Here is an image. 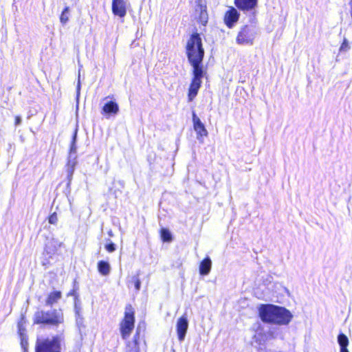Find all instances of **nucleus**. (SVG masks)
Wrapping results in <instances>:
<instances>
[{"label":"nucleus","instance_id":"nucleus-6","mask_svg":"<svg viewBox=\"0 0 352 352\" xmlns=\"http://www.w3.org/2000/svg\"><path fill=\"white\" fill-rule=\"evenodd\" d=\"M134 315L131 309H126L124 318L120 323V332L122 338L126 340L134 328Z\"/></svg>","mask_w":352,"mask_h":352},{"label":"nucleus","instance_id":"nucleus-16","mask_svg":"<svg viewBox=\"0 0 352 352\" xmlns=\"http://www.w3.org/2000/svg\"><path fill=\"white\" fill-rule=\"evenodd\" d=\"M212 266V261L209 257L205 258L200 263L199 273L201 275H207L210 273Z\"/></svg>","mask_w":352,"mask_h":352},{"label":"nucleus","instance_id":"nucleus-26","mask_svg":"<svg viewBox=\"0 0 352 352\" xmlns=\"http://www.w3.org/2000/svg\"><path fill=\"white\" fill-rule=\"evenodd\" d=\"M58 221V217L56 212L52 214L49 217V223L51 224H56Z\"/></svg>","mask_w":352,"mask_h":352},{"label":"nucleus","instance_id":"nucleus-17","mask_svg":"<svg viewBox=\"0 0 352 352\" xmlns=\"http://www.w3.org/2000/svg\"><path fill=\"white\" fill-rule=\"evenodd\" d=\"M202 61L191 62L190 64L193 67V78L196 80H201L203 77L204 72L200 64Z\"/></svg>","mask_w":352,"mask_h":352},{"label":"nucleus","instance_id":"nucleus-20","mask_svg":"<svg viewBox=\"0 0 352 352\" xmlns=\"http://www.w3.org/2000/svg\"><path fill=\"white\" fill-rule=\"evenodd\" d=\"M338 342L340 349H347L349 345V339L344 333H340L338 336Z\"/></svg>","mask_w":352,"mask_h":352},{"label":"nucleus","instance_id":"nucleus-23","mask_svg":"<svg viewBox=\"0 0 352 352\" xmlns=\"http://www.w3.org/2000/svg\"><path fill=\"white\" fill-rule=\"evenodd\" d=\"M76 136H77V131H76L73 135V138H72V144H71V146H70V151H69V155H76Z\"/></svg>","mask_w":352,"mask_h":352},{"label":"nucleus","instance_id":"nucleus-2","mask_svg":"<svg viewBox=\"0 0 352 352\" xmlns=\"http://www.w3.org/2000/svg\"><path fill=\"white\" fill-rule=\"evenodd\" d=\"M33 320L34 324L58 327L64 322V316L61 309L38 310L35 312Z\"/></svg>","mask_w":352,"mask_h":352},{"label":"nucleus","instance_id":"nucleus-29","mask_svg":"<svg viewBox=\"0 0 352 352\" xmlns=\"http://www.w3.org/2000/svg\"><path fill=\"white\" fill-rule=\"evenodd\" d=\"M21 121H22V120H21V118L20 116H17L15 117V125L16 126H18V125L21 124Z\"/></svg>","mask_w":352,"mask_h":352},{"label":"nucleus","instance_id":"nucleus-12","mask_svg":"<svg viewBox=\"0 0 352 352\" xmlns=\"http://www.w3.org/2000/svg\"><path fill=\"white\" fill-rule=\"evenodd\" d=\"M201 83V80L192 79L188 91V100L192 101L197 96Z\"/></svg>","mask_w":352,"mask_h":352},{"label":"nucleus","instance_id":"nucleus-1","mask_svg":"<svg viewBox=\"0 0 352 352\" xmlns=\"http://www.w3.org/2000/svg\"><path fill=\"white\" fill-rule=\"evenodd\" d=\"M259 316L262 321L280 325L288 324L293 316L285 307L274 305H263L258 309Z\"/></svg>","mask_w":352,"mask_h":352},{"label":"nucleus","instance_id":"nucleus-8","mask_svg":"<svg viewBox=\"0 0 352 352\" xmlns=\"http://www.w3.org/2000/svg\"><path fill=\"white\" fill-rule=\"evenodd\" d=\"M188 328V321L186 316L184 315L177 320L176 324L177 333L180 342L184 340Z\"/></svg>","mask_w":352,"mask_h":352},{"label":"nucleus","instance_id":"nucleus-27","mask_svg":"<svg viewBox=\"0 0 352 352\" xmlns=\"http://www.w3.org/2000/svg\"><path fill=\"white\" fill-rule=\"evenodd\" d=\"M133 280L134 282V286H135V289L137 291H139L140 289V285H141L140 280L139 279V278L138 276L133 277Z\"/></svg>","mask_w":352,"mask_h":352},{"label":"nucleus","instance_id":"nucleus-28","mask_svg":"<svg viewBox=\"0 0 352 352\" xmlns=\"http://www.w3.org/2000/svg\"><path fill=\"white\" fill-rule=\"evenodd\" d=\"M20 334H21V346L22 348H23L24 349H25L26 346H28V340L26 338H25L22 333L20 332Z\"/></svg>","mask_w":352,"mask_h":352},{"label":"nucleus","instance_id":"nucleus-3","mask_svg":"<svg viewBox=\"0 0 352 352\" xmlns=\"http://www.w3.org/2000/svg\"><path fill=\"white\" fill-rule=\"evenodd\" d=\"M187 56L190 63L202 61L204 50L202 47L201 38L198 34L191 36L187 43Z\"/></svg>","mask_w":352,"mask_h":352},{"label":"nucleus","instance_id":"nucleus-31","mask_svg":"<svg viewBox=\"0 0 352 352\" xmlns=\"http://www.w3.org/2000/svg\"><path fill=\"white\" fill-rule=\"evenodd\" d=\"M340 352H349L348 349H340Z\"/></svg>","mask_w":352,"mask_h":352},{"label":"nucleus","instance_id":"nucleus-15","mask_svg":"<svg viewBox=\"0 0 352 352\" xmlns=\"http://www.w3.org/2000/svg\"><path fill=\"white\" fill-rule=\"evenodd\" d=\"M61 297V292L59 291H54L50 293L45 300V305L52 306L53 305L57 303Z\"/></svg>","mask_w":352,"mask_h":352},{"label":"nucleus","instance_id":"nucleus-21","mask_svg":"<svg viewBox=\"0 0 352 352\" xmlns=\"http://www.w3.org/2000/svg\"><path fill=\"white\" fill-rule=\"evenodd\" d=\"M69 8L68 6L65 7L63 10L60 16V21L63 25L66 24L69 21Z\"/></svg>","mask_w":352,"mask_h":352},{"label":"nucleus","instance_id":"nucleus-5","mask_svg":"<svg viewBox=\"0 0 352 352\" xmlns=\"http://www.w3.org/2000/svg\"><path fill=\"white\" fill-rule=\"evenodd\" d=\"M258 34L256 26L245 25L241 28L236 38V43L241 45H252Z\"/></svg>","mask_w":352,"mask_h":352},{"label":"nucleus","instance_id":"nucleus-11","mask_svg":"<svg viewBox=\"0 0 352 352\" xmlns=\"http://www.w3.org/2000/svg\"><path fill=\"white\" fill-rule=\"evenodd\" d=\"M239 14L237 10L234 8H230L225 14L224 21L226 25L232 28L237 22Z\"/></svg>","mask_w":352,"mask_h":352},{"label":"nucleus","instance_id":"nucleus-34","mask_svg":"<svg viewBox=\"0 0 352 352\" xmlns=\"http://www.w3.org/2000/svg\"><path fill=\"white\" fill-rule=\"evenodd\" d=\"M137 342V340H136V336H135V343L136 344Z\"/></svg>","mask_w":352,"mask_h":352},{"label":"nucleus","instance_id":"nucleus-9","mask_svg":"<svg viewBox=\"0 0 352 352\" xmlns=\"http://www.w3.org/2000/svg\"><path fill=\"white\" fill-rule=\"evenodd\" d=\"M112 12L120 18L126 14V0H112Z\"/></svg>","mask_w":352,"mask_h":352},{"label":"nucleus","instance_id":"nucleus-19","mask_svg":"<svg viewBox=\"0 0 352 352\" xmlns=\"http://www.w3.org/2000/svg\"><path fill=\"white\" fill-rule=\"evenodd\" d=\"M76 163V155H69L67 162V173L69 175H72L73 174Z\"/></svg>","mask_w":352,"mask_h":352},{"label":"nucleus","instance_id":"nucleus-30","mask_svg":"<svg viewBox=\"0 0 352 352\" xmlns=\"http://www.w3.org/2000/svg\"><path fill=\"white\" fill-rule=\"evenodd\" d=\"M80 80H78V85H77V97L79 96V94H80Z\"/></svg>","mask_w":352,"mask_h":352},{"label":"nucleus","instance_id":"nucleus-25","mask_svg":"<svg viewBox=\"0 0 352 352\" xmlns=\"http://www.w3.org/2000/svg\"><path fill=\"white\" fill-rule=\"evenodd\" d=\"M105 249L109 252H113L116 250V245L113 242L110 241V243L106 244Z\"/></svg>","mask_w":352,"mask_h":352},{"label":"nucleus","instance_id":"nucleus-24","mask_svg":"<svg viewBox=\"0 0 352 352\" xmlns=\"http://www.w3.org/2000/svg\"><path fill=\"white\" fill-rule=\"evenodd\" d=\"M349 48H350V47H349L348 41L346 40V38H344L340 47V52H346L349 50Z\"/></svg>","mask_w":352,"mask_h":352},{"label":"nucleus","instance_id":"nucleus-7","mask_svg":"<svg viewBox=\"0 0 352 352\" xmlns=\"http://www.w3.org/2000/svg\"><path fill=\"white\" fill-rule=\"evenodd\" d=\"M192 122L194 130L197 133V139L199 142H203L204 138L207 137L208 133L204 124L194 112L192 113Z\"/></svg>","mask_w":352,"mask_h":352},{"label":"nucleus","instance_id":"nucleus-32","mask_svg":"<svg viewBox=\"0 0 352 352\" xmlns=\"http://www.w3.org/2000/svg\"><path fill=\"white\" fill-rule=\"evenodd\" d=\"M349 5L351 6V18H352V0L350 1V3H349Z\"/></svg>","mask_w":352,"mask_h":352},{"label":"nucleus","instance_id":"nucleus-4","mask_svg":"<svg viewBox=\"0 0 352 352\" xmlns=\"http://www.w3.org/2000/svg\"><path fill=\"white\" fill-rule=\"evenodd\" d=\"M60 338L58 336L38 338L35 352H60Z\"/></svg>","mask_w":352,"mask_h":352},{"label":"nucleus","instance_id":"nucleus-22","mask_svg":"<svg viewBox=\"0 0 352 352\" xmlns=\"http://www.w3.org/2000/svg\"><path fill=\"white\" fill-rule=\"evenodd\" d=\"M161 237L164 242H170L172 240V234L166 228L161 230Z\"/></svg>","mask_w":352,"mask_h":352},{"label":"nucleus","instance_id":"nucleus-33","mask_svg":"<svg viewBox=\"0 0 352 352\" xmlns=\"http://www.w3.org/2000/svg\"><path fill=\"white\" fill-rule=\"evenodd\" d=\"M108 234H109V236H113V232H112V231H111V230H110V231L108 232Z\"/></svg>","mask_w":352,"mask_h":352},{"label":"nucleus","instance_id":"nucleus-18","mask_svg":"<svg viewBox=\"0 0 352 352\" xmlns=\"http://www.w3.org/2000/svg\"><path fill=\"white\" fill-rule=\"evenodd\" d=\"M98 272L103 276H107L110 273L111 267L108 262L100 261L98 263Z\"/></svg>","mask_w":352,"mask_h":352},{"label":"nucleus","instance_id":"nucleus-14","mask_svg":"<svg viewBox=\"0 0 352 352\" xmlns=\"http://www.w3.org/2000/svg\"><path fill=\"white\" fill-rule=\"evenodd\" d=\"M196 13L199 14L198 20L204 25L208 22V14L206 7L201 4H198L195 9Z\"/></svg>","mask_w":352,"mask_h":352},{"label":"nucleus","instance_id":"nucleus-10","mask_svg":"<svg viewBox=\"0 0 352 352\" xmlns=\"http://www.w3.org/2000/svg\"><path fill=\"white\" fill-rule=\"evenodd\" d=\"M236 6L244 12L252 11L257 6L258 0H234Z\"/></svg>","mask_w":352,"mask_h":352},{"label":"nucleus","instance_id":"nucleus-13","mask_svg":"<svg viewBox=\"0 0 352 352\" xmlns=\"http://www.w3.org/2000/svg\"><path fill=\"white\" fill-rule=\"evenodd\" d=\"M119 111L118 104L114 101L107 102L102 107V112L107 115H116Z\"/></svg>","mask_w":352,"mask_h":352}]
</instances>
